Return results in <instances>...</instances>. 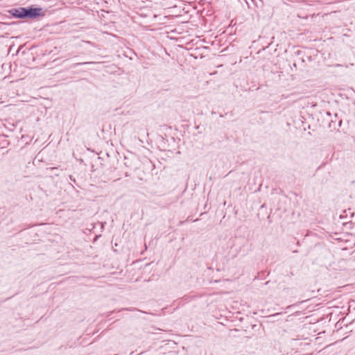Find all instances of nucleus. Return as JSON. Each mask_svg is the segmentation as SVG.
Here are the masks:
<instances>
[{
	"instance_id": "nucleus-1",
	"label": "nucleus",
	"mask_w": 355,
	"mask_h": 355,
	"mask_svg": "<svg viewBox=\"0 0 355 355\" xmlns=\"http://www.w3.org/2000/svg\"><path fill=\"white\" fill-rule=\"evenodd\" d=\"M15 19H37L44 17L46 11L42 8L29 7H17L10 9L8 11Z\"/></svg>"
},
{
	"instance_id": "nucleus-2",
	"label": "nucleus",
	"mask_w": 355,
	"mask_h": 355,
	"mask_svg": "<svg viewBox=\"0 0 355 355\" xmlns=\"http://www.w3.org/2000/svg\"><path fill=\"white\" fill-rule=\"evenodd\" d=\"M342 123V119L338 117L337 113H335L329 122V128L331 130H338Z\"/></svg>"
},
{
	"instance_id": "nucleus-3",
	"label": "nucleus",
	"mask_w": 355,
	"mask_h": 355,
	"mask_svg": "<svg viewBox=\"0 0 355 355\" xmlns=\"http://www.w3.org/2000/svg\"><path fill=\"white\" fill-rule=\"evenodd\" d=\"M353 247L347 248L345 247L340 249L339 254L343 257L345 259H347L349 257L352 256L355 259V249L353 250Z\"/></svg>"
},
{
	"instance_id": "nucleus-4",
	"label": "nucleus",
	"mask_w": 355,
	"mask_h": 355,
	"mask_svg": "<svg viewBox=\"0 0 355 355\" xmlns=\"http://www.w3.org/2000/svg\"><path fill=\"white\" fill-rule=\"evenodd\" d=\"M105 224L106 223H97L94 225L92 228L94 234L92 242H95L98 239V238L101 236V234H97L98 230H99L100 232H102V230L104 229V226Z\"/></svg>"
},
{
	"instance_id": "nucleus-5",
	"label": "nucleus",
	"mask_w": 355,
	"mask_h": 355,
	"mask_svg": "<svg viewBox=\"0 0 355 355\" xmlns=\"http://www.w3.org/2000/svg\"><path fill=\"white\" fill-rule=\"evenodd\" d=\"M94 63V62H78V63L73 64V67L75 68L76 67L79 66V65L92 64Z\"/></svg>"
},
{
	"instance_id": "nucleus-6",
	"label": "nucleus",
	"mask_w": 355,
	"mask_h": 355,
	"mask_svg": "<svg viewBox=\"0 0 355 355\" xmlns=\"http://www.w3.org/2000/svg\"><path fill=\"white\" fill-rule=\"evenodd\" d=\"M115 311H112L108 313L107 317L110 316L112 313H114Z\"/></svg>"
},
{
	"instance_id": "nucleus-7",
	"label": "nucleus",
	"mask_w": 355,
	"mask_h": 355,
	"mask_svg": "<svg viewBox=\"0 0 355 355\" xmlns=\"http://www.w3.org/2000/svg\"><path fill=\"white\" fill-rule=\"evenodd\" d=\"M295 304H293V306H295ZM293 306V305H290V306H288L286 307V309H289L290 308H291Z\"/></svg>"
},
{
	"instance_id": "nucleus-8",
	"label": "nucleus",
	"mask_w": 355,
	"mask_h": 355,
	"mask_svg": "<svg viewBox=\"0 0 355 355\" xmlns=\"http://www.w3.org/2000/svg\"><path fill=\"white\" fill-rule=\"evenodd\" d=\"M327 115L329 116H331V114L329 112H327Z\"/></svg>"
},
{
	"instance_id": "nucleus-9",
	"label": "nucleus",
	"mask_w": 355,
	"mask_h": 355,
	"mask_svg": "<svg viewBox=\"0 0 355 355\" xmlns=\"http://www.w3.org/2000/svg\"><path fill=\"white\" fill-rule=\"evenodd\" d=\"M124 310H128V309H121V310H119V311H124Z\"/></svg>"
},
{
	"instance_id": "nucleus-10",
	"label": "nucleus",
	"mask_w": 355,
	"mask_h": 355,
	"mask_svg": "<svg viewBox=\"0 0 355 355\" xmlns=\"http://www.w3.org/2000/svg\"><path fill=\"white\" fill-rule=\"evenodd\" d=\"M70 179L73 181H75V179L72 178V176H70Z\"/></svg>"
},
{
	"instance_id": "nucleus-11",
	"label": "nucleus",
	"mask_w": 355,
	"mask_h": 355,
	"mask_svg": "<svg viewBox=\"0 0 355 355\" xmlns=\"http://www.w3.org/2000/svg\"><path fill=\"white\" fill-rule=\"evenodd\" d=\"M70 179L73 181H75V179L72 178V176H70Z\"/></svg>"
},
{
	"instance_id": "nucleus-12",
	"label": "nucleus",
	"mask_w": 355,
	"mask_h": 355,
	"mask_svg": "<svg viewBox=\"0 0 355 355\" xmlns=\"http://www.w3.org/2000/svg\"><path fill=\"white\" fill-rule=\"evenodd\" d=\"M70 179L73 181H75V179L72 178V176H70Z\"/></svg>"
},
{
	"instance_id": "nucleus-13",
	"label": "nucleus",
	"mask_w": 355,
	"mask_h": 355,
	"mask_svg": "<svg viewBox=\"0 0 355 355\" xmlns=\"http://www.w3.org/2000/svg\"><path fill=\"white\" fill-rule=\"evenodd\" d=\"M144 246H145V250H146L147 249V245H145Z\"/></svg>"
}]
</instances>
